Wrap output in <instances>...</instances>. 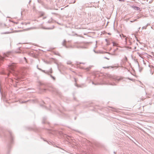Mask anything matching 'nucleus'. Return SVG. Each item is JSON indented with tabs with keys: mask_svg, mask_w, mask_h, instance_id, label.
Returning <instances> with one entry per match:
<instances>
[{
	"mask_svg": "<svg viewBox=\"0 0 154 154\" xmlns=\"http://www.w3.org/2000/svg\"><path fill=\"white\" fill-rule=\"evenodd\" d=\"M147 26H148V25H147L146 26H144L142 28V29H146V27H147Z\"/></svg>",
	"mask_w": 154,
	"mask_h": 154,
	"instance_id": "12",
	"label": "nucleus"
},
{
	"mask_svg": "<svg viewBox=\"0 0 154 154\" xmlns=\"http://www.w3.org/2000/svg\"><path fill=\"white\" fill-rule=\"evenodd\" d=\"M72 63V62L70 61H69V60L67 61V63H66L67 64H69V65L71 64Z\"/></svg>",
	"mask_w": 154,
	"mask_h": 154,
	"instance_id": "9",
	"label": "nucleus"
},
{
	"mask_svg": "<svg viewBox=\"0 0 154 154\" xmlns=\"http://www.w3.org/2000/svg\"><path fill=\"white\" fill-rule=\"evenodd\" d=\"M77 63H77V64L78 65H79L80 64H82V63L83 64H85V63H79V62H78Z\"/></svg>",
	"mask_w": 154,
	"mask_h": 154,
	"instance_id": "16",
	"label": "nucleus"
},
{
	"mask_svg": "<svg viewBox=\"0 0 154 154\" xmlns=\"http://www.w3.org/2000/svg\"><path fill=\"white\" fill-rule=\"evenodd\" d=\"M119 1H124V0H119Z\"/></svg>",
	"mask_w": 154,
	"mask_h": 154,
	"instance_id": "23",
	"label": "nucleus"
},
{
	"mask_svg": "<svg viewBox=\"0 0 154 154\" xmlns=\"http://www.w3.org/2000/svg\"><path fill=\"white\" fill-rule=\"evenodd\" d=\"M80 66V68H82V69H86L88 71L90 69V67L87 68H85L84 67H82Z\"/></svg>",
	"mask_w": 154,
	"mask_h": 154,
	"instance_id": "8",
	"label": "nucleus"
},
{
	"mask_svg": "<svg viewBox=\"0 0 154 154\" xmlns=\"http://www.w3.org/2000/svg\"><path fill=\"white\" fill-rule=\"evenodd\" d=\"M130 44H129V45H130L131 44V42H130Z\"/></svg>",
	"mask_w": 154,
	"mask_h": 154,
	"instance_id": "30",
	"label": "nucleus"
},
{
	"mask_svg": "<svg viewBox=\"0 0 154 154\" xmlns=\"http://www.w3.org/2000/svg\"><path fill=\"white\" fill-rule=\"evenodd\" d=\"M127 38H125V42H126V43H127Z\"/></svg>",
	"mask_w": 154,
	"mask_h": 154,
	"instance_id": "21",
	"label": "nucleus"
},
{
	"mask_svg": "<svg viewBox=\"0 0 154 154\" xmlns=\"http://www.w3.org/2000/svg\"><path fill=\"white\" fill-rule=\"evenodd\" d=\"M8 67L11 70L9 71V73L8 75V76L11 73L15 76V79L17 80H20L21 79L23 78L24 74L22 72L16 71L14 70L15 67V63H12L8 65Z\"/></svg>",
	"mask_w": 154,
	"mask_h": 154,
	"instance_id": "1",
	"label": "nucleus"
},
{
	"mask_svg": "<svg viewBox=\"0 0 154 154\" xmlns=\"http://www.w3.org/2000/svg\"><path fill=\"white\" fill-rule=\"evenodd\" d=\"M24 59L25 60H26V57H24Z\"/></svg>",
	"mask_w": 154,
	"mask_h": 154,
	"instance_id": "26",
	"label": "nucleus"
},
{
	"mask_svg": "<svg viewBox=\"0 0 154 154\" xmlns=\"http://www.w3.org/2000/svg\"><path fill=\"white\" fill-rule=\"evenodd\" d=\"M96 46H95V47L94 48H96L97 47V41H96Z\"/></svg>",
	"mask_w": 154,
	"mask_h": 154,
	"instance_id": "18",
	"label": "nucleus"
},
{
	"mask_svg": "<svg viewBox=\"0 0 154 154\" xmlns=\"http://www.w3.org/2000/svg\"><path fill=\"white\" fill-rule=\"evenodd\" d=\"M48 73L47 74L48 75H50V74H49V73H52V69L51 68L50 69V71H48Z\"/></svg>",
	"mask_w": 154,
	"mask_h": 154,
	"instance_id": "7",
	"label": "nucleus"
},
{
	"mask_svg": "<svg viewBox=\"0 0 154 154\" xmlns=\"http://www.w3.org/2000/svg\"><path fill=\"white\" fill-rule=\"evenodd\" d=\"M62 45L63 46H65L66 48H68L69 47V46L68 45V43L65 40H64L62 43Z\"/></svg>",
	"mask_w": 154,
	"mask_h": 154,
	"instance_id": "3",
	"label": "nucleus"
},
{
	"mask_svg": "<svg viewBox=\"0 0 154 154\" xmlns=\"http://www.w3.org/2000/svg\"><path fill=\"white\" fill-rule=\"evenodd\" d=\"M43 15V13H42V14H41V16H42Z\"/></svg>",
	"mask_w": 154,
	"mask_h": 154,
	"instance_id": "28",
	"label": "nucleus"
},
{
	"mask_svg": "<svg viewBox=\"0 0 154 154\" xmlns=\"http://www.w3.org/2000/svg\"><path fill=\"white\" fill-rule=\"evenodd\" d=\"M8 33L6 32V33H5L6 34V33Z\"/></svg>",
	"mask_w": 154,
	"mask_h": 154,
	"instance_id": "34",
	"label": "nucleus"
},
{
	"mask_svg": "<svg viewBox=\"0 0 154 154\" xmlns=\"http://www.w3.org/2000/svg\"><path fill=\"white\" fill-rule=\"evenodd\" d=\"M46 90V89H44V91H45Z\"/></svg>",
	"mask_w": 154,
	"mask_h": 154,
	"instance_id": "29",
	"label": "nucleus"
},
{
	"mask_svg": "<svg viewBox=\"0 0 154 154\" xmlns=\"http://www.w3.org/2000/svg\"><path fill=\"white\" fill-rule=\"evenodd\" d=\"M140 27H139V29H140Z\"/></svg>",
	"mask_w": 154,
	"mask_h": 154,
	"instance_id": "37",
	"label": "nucleus"
},
{
	"mask_svg": "<svg viewBox=\"0 0 154 154\" xmlns=\"http://www.w3.org/2000/svg\"><path fill=\"white\" fill-rule=\"evenodd\" d=\"M120 35V36L121 37V35Z\"/></svg>",
	"mask_w": 154,
	"mask_h": 154,
	"instance_id": "35",
	"label": "nucleus"
},
{
	"mask_svg": "<svg viewBox=\"0 0 154 154\" xmlns=\"http://www.w3.org/2000/svg\"><path fill=\"white\" fill-rule=\"evenodd\" d=\"M46 118H43V122H42L43 123H45V120H46Z\"/></svg>",
	"mask_w": 154,
	"mask_h": 154,
	"instance_id": "13",
	"label": "nucleus"
},
{
	"mask_svg": "<svg viewBox=\"0 0 154 154\" xmlns=\"http://www.w3.org/2000/svg\"><path fill=\"white\" fill-rule=\"evenodd\" d=\"M111 78L112 79H113V81H115L116 82H118L119 81V80H120V79L117 78H116L112 77H111Z\"/></svg>",
	"mask_w": 154,
	"mask_h": 154,
	"instance_id": "4",
	"label": "nucleus"
},
{
	"mask_svg": "<svg viewBox=\"0 0 154 154\" xmlns=\"http://www.w3.org/2000/svg\"><path fill=\"white\" fill-rule=\"evenodd\" d=\"M105 58H106V59H108V60H109V59L108 58H106V57H105Z\"/></svg>",
	"mask_w": 154,
	"mask_h": 154,
	"instance_id": "27",
	"label": "nucleus"
},
{
	"mask_svg": "<svg viewBox=\"0 0 154 154\" xmlns=\"http://www.w3.org/2000/svg\"><path fill=\"white\" fill-rule=\"evenodd\" d=\"M133 8L134 10H139L140 9V8L135 6H134Z\"/></svg>",
	"mask_w": 154,
	"mask_h": 154,
	"instance_id": "6",
	"label": "nucleus"
},
{
	"mask_svg": "<svg viewBox=\"0 0 154 154\" xmlns=\"http://www.w3.org/2000/svg\"><path fill=\"white\" fill-rule=\"evenodd\" d=\"M107 76L109 77H111V76H110V75H107Z\"/></svg>",
	"mask_w": 154,
	"mask_h": 154,
	"instance_id": "22",
	"label": "nucleus"
},
{
	"mask_svg": "<svg viewBox=\"0 0 154 154\" xmlns=\"http://www.w3.org/2000/svg\"><path fill=\"white\" fill-rule=\"evenodd\" d=\"M109 84L112 85H116V84L114 82L113 83L110 84Z\"/></svg>",
	"mask_w": 154,
	"mask_h": 154,
	"instance_id": "15",
	"label": "nucleus"
},
{
	"mask_svg": "<svg viewBox=\"0 0 154 154\" xmlns=\"http://www.w3.org/2000/svg\"><path fill=\"white\" fill-rule=\"evenodd\" d=\"M28 101H24V102H20V103H26V102H27Z\"/></svg>",
	"mask_w": 154,
	"mask_h": 154,
	"instance_id": "19",
	"label": "nucleus"
},
{
	"mask_svg": "<svg viewBox=\"0 0 154 154\" xmlns=\"http://www.w3.org/2000/svg\"><path fill=\"white\" fill-rule=\"evenodd\" d=\"M38 69L39 70H40L41 71V70H42V69H40V68H38Z\"/></svg>",
	"mask_w": 154,
	"mask_h": 154,
	"instance_id": "24",
	"label": "nucleus"
},
{
	"mask_svg": "<svg viewBox=\"0 0 154 154\" xmlns=\"http://www.w3.org/2000/svg\"><path fill=\"white\" fill-rule=\"evenodd\" d=\"M77 48H85L86 47H85L84 46L82 45H78L76 46V47Z\"/></svg>",
	"mask_w": 154,
	"mask_h": 154,
	"instance_id": "5",
	"label": "nucleus"
},
{
	"mask_svg": "<svg viewBox=\"0 0 154 154\" xmlns=\"http://www.w3.org/2000/svg\"><path fill=\"white\" fill-rule=\"evenodd\" d=\"M9 134H10V135H11V140H12L13 139L12 134L11 132H9Z\"/></svg>",
	"mask_w": 154,
	"mask_h": 154,
	"instance_id": "11",
	"label": "nucleus"
},
{
	"mask_svg": "<svg viewBox=\"0 0 154 154\" xmlns=\"http://www.w3.org/2000/svg\"><path fill=\"white\" fill-rule=\"evenodd\" d=\"M137 21V19H135V20H133V21H130V22H131L132 23V22H134V21Z\"/></svg>",
	"mask_w": 154,
	"mask_h": 154,
	"instance_id": "17",
	"label": "nucleus"
},
{
	"mask_svg": "<svg viewBox=\"0 0 154 154\" xmlns=\"http://www.w3.org/2000/svg\"><path fill=\"white\" fill-rule=\"evenodd\" d=\"M41 71L46 74H47L48 73V71L45 72V70H41Z\"/></svg>",
	"mask_w": 154,
	"mask_h": 154,
	"instance_id": "14",
	"label": "nucleus"
},
{
	"mask_svg": "<svg viewBox=\"0 0 154 154\" xmlns=\"http://www.w3.org/2000/svg\"><path fill=\"white\" fill-rule=\"evenodd\" d=\"M125 59L127 60V58L126 57H125Z\"/></svg>",
	"mask_w": 154,
	"mask_h": 154,
	"instance_id": "31",
	"label": "nucleus"
},
{
	"mask_svg": "<svg viewBox=\"0 0 154 154\" xmlns=\"http://www.w3.org/2000/svg\"><path fill=\"white\" fill-rule=\"evenodd\" d=\"M113 45H114V43H113Z\"/></svg>",
	"mask_w": 154,
	"mask_h": 154,
	"instance_id": "36",
	"label": "nucleus"
},
{
	"mask_svg": "<svg viewBox=\"0 0 154 154\" xmlns=\"http://www.w3.org/2000/svg\"><path fill=\"white\" fill-rule=\"evenodd\" d=\"M103 68H106V67H103Z\"/></svg>",
	"mask_w": 154,
	"mask_h": 154,
	"instance_id": "33",
	"label": "nucleus"
},
{
	"mask_svg": "<svg viewBox=\"0 0 154 154\" xmlns=\"http://www.w3.org/2000/svg\"><path fill=\"white\" fill-rule=\"evenodd\" d=\"M94 52H95V50H94Z\"/></svg>",
	"mask_w": 154,
	"mask_h": 154,
	"instance_id": "32",
	"label": "nucleus"
},
{
	"mask_svg": "<svg viewBox=\"0 0 154 154\" xmlns=\"http://www.w3.org/2000/svg\"><path fill=\"white\" fill-rule=\"evenodd\" d=\"M52 29V28H47V29Z\"/></svg>",
	"mask_w": 154,
	"mask_h": 154,
	"instance_id": "25",
	"label": "nucleus"
},
{
	"mask_svg": "<svg viewBox=\"0 0 154 154\" xmlns=\"http://www.w3.org/2000/svg\"><path fill=\"white\" fill-rule=\"evenodd\" d=\"M122 37H124V38H125V37H126V36H125L124 35H123V34H122Z\"/></svg>",
	"mask_w": 154,
	"mask_h": 154,
	"instance_id": "20",
	"label": "nucleus"
},
{
	"mask_svg": "<svg viewBox=\"0 0 154 154\" xmlns=\"http://www.w3.org/2000/svg\"><path fill=\"white\" fill-rule=\"evenodd\" d=\"M49 75L50 76L51 78H52L53 79V80H55V78L54 76H53L52 75Z\"/></svg>",
	"mask_w": 154,
	"mask_h": 154,
	"instance_id": "10",
	"label": "nucleus"
},
{
	"mask_svg": "<svg viewBox=\"0 0 154 154\" xmlns=\"http://www.w3.org/2000/svg\"><path fill=\"white\" fill-rule=\"evenodd\" d=\"M49 91L52 92L54 93L57 94H59V92L58 91L56 88H55L53 87H50L48 89Z\"/></svg>",
	"mask_w": 154,
	"mask_h": 154,
	"instance_id": "2",
	"label": "nucleus"
}]
</instances>
